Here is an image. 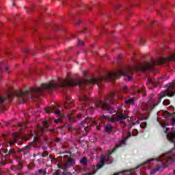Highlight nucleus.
I'll list each match as a JSON object with an SVG mask.
<instances>
[{
  "instance_id": "33",
  "label": "nucleus",
  "mask_w": 175,
  "mask_h": 175,
  "mask_svg": "<svg viewBox=\"0 0 175 175\" xmlns=\"http://www.w3.org/2000/svg\"><path fill=\"white\" fill-rule=\"evenodd\" d=\"M83 45H84V42H83V41L81 40H79L78 46H83Z\"/></svg>"
},
{
  "instance_id": "9",
  "label": "nucleus",
  "mask_w": 175,
  "mask_h": 175,
  "mask_svg": "<svg viewBox=\"0 0 175 175\" xmlns=\"http://www.w3.org/2000/svg\"><path fill=\"white\" fill-rule=\"evenodd\" d=\"M64 158H68V161L65 163V168L66 169H68L69 167H72V166H73V165H75L76 161H75V159H73L70 157H68V155L64 156Z\"/></svg>"
},
{
  "instance_id": "5",
  "label": "nucleus",
  "mask_w": 175,
  "mask_h": 175,
  "mask_svg": "<svg viewBox=\"0 0 175 175\" xmlns=\"http://www.w3.org/2000/svg\"><path fill=\"white\" fill-rule=\"evenodd\" d=\"M94 122L95 120H94V119L87 117L80 123L79 131H81L83 136H87V135H88V132H90V130L91 129V125Z\"/></svg>"
},
{
  "instance_id": "14",
  "label": "nucleus",
  "mask_w": 175,
  "mask_h": 175,
  "mask_svg": "<svg viewBox=\"0 0 175 175\" xmlns=\"http://www.w3.org/2000/svg\"><path fill=\"white\" fill-rule=\"evenodd\" d=\"M58 129H64V131H70L72 129V126L70 124H69L68 122L65 123L64 125L58 126Z\"/></svg>"
},
{
  "instance_id": "6",
  "label": "nucleus",
  "mask_w": 175,
  "mask_h": 175,
  "mask_svg": "<svg viewBox=\"0 0 175 175\" xmlns=\"http://www.w3.org/2000/svg\"><path fill=\"white\" fill-rule=\"evenodd\" d=\"M32 148L39 150V147L38 146V137H34L33 142H30L26 146L21 148L19 150V152H23V155H27V154H29V151H31V150H32Z\"/></svg>"
},
{
  "instance_id": "39",
  "label": "nucleus",
  "mask_w": 175,
  "mask_h": 175,
  "mask_svg": "<svg viewBox=\"0 0 175 175\" xmlns=\"http://www.w3.org/2000/svg\"><path fill=\"white\" fill-rule=\"evenodd\" d=\"M132 90H133V91H137V90H136V87L133 86L131 88Z\"/></svg>"
},
{
  "instance_id": "37",
  "label": "nucleus",
  "mask_w": 175,
  "mask_h": 175,
  "mask_svg": "<svg viewBox=\"0 0 175 175\" xmlns=\"http://www.w3.org/2000/svg\"><path fill=\"white\" fill-rule=\"evenodd\" d=\"M5 54H6L7 55L10 56V52L9 51H5Z\"/></svg>"
},
{
  "instance_id": "23",
  "label": "nucleus",
  "mask_w": 175,
  "mask_h": 175,
  "mask_svg": "<svg viewBox=\"0 0 175 175\" xmlns=\"http://www.w3.org/2000/svg\"><path fill=\"white\" fill-rule=\"evenodd\" d=\"M39 155H42V158H46V157H47L49 155V153L47 152V151H44L42 153H38Z\"/></svg>"
},
{
  "instance_id": "44",
  "label": "nucleus",
  "mask_w": 175,
  "mask_h": 175,
  "mask_svg": "<svg viewBox=\"0 0 175 175\" xmlns=\"http://www.w3.org/2000/svg\"><path fill=\"white\" fill-rule=\"evenodd\" d=\"M126 118H127L128 121H131V117L127 116Z\"/></svg>"
},
{
  "instance_id": "54",
  "label": "nucleus",
  "mask_w": 175,
  "mask_h": 175,
  "mask_svg": "<svg viewBox=\"0 0 175 175\" xmlns=\"http://www.w3.org/2000/svg\"><path fill=\"white\" fill-rule=\"evenodd\" d=\"M68 153L70 154V155H72V152H69Z\"/></svg>"
},
{
  "instance_id": "50",
  "label": "nucleus",
  "mask_w": 175,
  "mask_h": 175,
  "mask_svg": "<svg viewBox=\"0 0 175 175\" xmlns=\"http://www.w3.org/2000/svg\"><path fill=\"white\" fill-rule=\"evenodd\" d=\"M31 137H32V135H30L29 139H27V140H29V139H31Z\"/></svg>"
},
{
  "instance_id": "63",
  "label": "nucleus",
  "mask_w": 175,
  "mask_h": 175,
  "mask_svg": "<svg viewBox=\"0 0 175 175\" xmlns=\"http://www.w3.org/2000/svg\"><path fill=\"white\" fill-rule=\"evenodd\" d=\"M82 110H85V109H82Z\"/></svg>"
},
{
  "instance_id": "49",
  "label": "nucleus",
  "mask_w": 175,
  "mask_h": 175,
  "mask_svg": "<svg viewBox=\"0 0 175 175\" xmlns=\"http://www.w3.org/2000/svg\"><path fill=\"white\" fill-rule=\"evenodd\" d=\"M3 137H6V135L5 134H3Z\"/></svg>"
},
{
  "instance_id": "57",
  "label": "nucleus",
  "mask_w": 175,
  "mask_h": 175,
  "mask_svg": "<svg viewBox=\"0 0 175 175\" xmlns=\"http://www.w3.org/2000/svg\"><path fill=\"white\" fill-rule=\"evenodd\" d=\"M18 42H23V40H19Z\"/></svg>"
},
{
  "instance_id": "17",
  "label": "nucleus",
  "mask_w": 175,
  "mask_h": 175,
  "mask_svg": "<svg viewBox=\"0 0 175 175\" xmlns=\"http://www.w3.org/2000/svg\"><path fill=\"white\" fill-rule=\"evenodd\" d=\"M80 163L83 165V166H87L88 165V160L87 159V157H83L80 160Z\"/></svg>"
},
{
  "instance_id": "36",
  "label": "nucleus",
  "mask_w": 175,
  "mask_h": 175,
  "mask_svg": "<svg viewBox=\"0 0 175 175\" xmlns=\"http://www.w3.org/2000/svg\"><path fill=\"white\" fill-rule=\"evenodd\" d=\"M4 165H6V163H5V161L0 162V166H4Z\"/></svg>"
},
{
  "instance_id": "53",
  "label": "nucleus",
  "mask_w": 175,
  "mask_h": 175,
  "mask_svg": "<svg viewBox=\"0 0 175 175\" xmlns=\"http://www.w3.org/2000/svg\"><path fill=\"white\" fill-rule=\"evenodd\" d=\"M103 28H105V26L102 25L101 29H103Z\"/></svg>"
},
{
  "instance_id": "3",
  "label": "nucleus",
  "mask_w": 175,
  "mask_h": 175,
  "mask_svg": "<svg viewBox=\"0 0 175 175\" xmlns=\"http://www.w3.org/2000/svg\"><path fill=\"white\" fill-rule=\"evenodd\" d=\"M152 161H157V162H161V166L163 169H166L167 167V165H170V163H173L175 162V154H170V153H165L162 154L158 159H150L146 161V163H150Z\"/></svg>"
},
{
  "instance_id": "32",
  "label": "nucleus",
  "mask_w": 175,
  "mask_h": 175,
  "mask_svg": "<svg viewBox=\"0 0 175 175\" xmlns=\"http://www.w3.org/2000/svg\"><path fill=\"white\" fill-rule=\"evenodd\" d=\"M157 170L155 168H154L153 170H152L150 171V174H155V173H157Z\"/></svg>"
},
{
  "instance_id": "55",
  "label": "nucleus",
  "mask_w": 175,
  "mask_h": 175,
  "mask_svg": "<svg viewBox=\"0 0 175 175\" xmlns=\"http://www.w3.org/2000/svg\"><path fill=\"white\" fill-rule=\"evenodd\" d=\"M49 131H51V132H54V130H49Z\"/></svg>"
},
{
  "instance_id": "22",
  "label": "nucleus",
  "mask_w": 175,
  "mask_h": 175,
  "mask_svg": "<svg viewBox=\"0 0 175 175\" xmlns=\"http://www.w3.org/2000/svg\"><path fill=\"white\" fill-rule=\"evenodd\" d=\"M16 150H14V149H13V148H12V149H10L9 150H8V155H13V154H16Z\"/></svg>"
},
{
  "instance_id": "59",
  "label": "nucleus",
  "mask_w": 175,
  "mask_h": 175,
  "mask_svg": "<svg viewBox=\"0 0 175 175\" xmlns=\"http://www.w3.org/2000/svg\"><path fill=\"white\" fill-rule=\"evenodd\" d=\"M31 55H35V53L31 54Z\"/></svg>"
},
{
  "instance_id": "40",
  "label": "nucleus",
  "mask_w": 175,
  "mask_h": 175,
  "mask_svg": "<svg viewBox=\"0 0 175 175\" xmlns=\"http://www.w3.org/2000/svg\"><path fill=\"white\" fill-rule=\"evenodd\" d=\"M158 83H162V78H160L158 79Z\"/></svg>"
},
{
  "instance_id": "56",
  "label": "nucleus",
  "mask_w": 175,
  "mask_h": 175,
  "mask_svg": "<svg viewBox=\"0 0 175 175\" xmlns=\"http://www.w3.org/2000/svg\"><path fill=\"white\" fill-rule=\"evenodd\" d=\"M100 33L102 34V33H103V31H100Z\"/></svg>"
},
{
  "instance_id": "51",
  "label": "nucleus",
  "mask_w": 175,
  "mask_h": 175,
  "mask_svg": "<svg viewBox=\"0 0 175 175\" xmlns=\"http://www.w3.org/2000/svg\"><path fill=\"white\" fill-rule=\"evenodd\" d=\"M3 159L5 158V155L2 154Z\"/></svg>"
},
{
  "instance_id": "62",
  "label": "nucleus",
  "mask_w": 175,
  "mask_h": 175,
  "mask_svg": "<svg viewBox=\"0 0 175 175\" xmlns=\"http://www.w3.org/2000/svg\"><path fill=\"white\" fill-rule=\"evenodd\" d=\"M129 136H131V133H129Z\"/></svg>"
},
{
  "instance_id": "10",
  "label": "nucleus",
  "mask_w": 175,
  "mask_h": 175,
  "mask_svg": "<svg viewBox=\"0 0 175 175\" xmlns=\"http://www.w3.org/2000/svg\"><path fill=\"white\" fill-rule=\"evenodd\" d=\"M169 129L167 128L165 130V133L167 136V139L170 143H174V139H175V131H171L170 133H167V130Z\"/></svg>"
},
{
  "instance_id": "30",
  "label": "nucleus",
  "mask_w": 175,
  "mask_h": 175,
  "mask_svg": "<svg viewBox=\"0 0 175 175\" xmlns=\"http://www.w3.org/2000/svg\"><path fill=\"white\" fill-rule=\"evenodd\" d=\"M148 83H149V84H154V81H152L151 78H148Z\"/></svg>"
},
{
  "instance_id": "8",
  "label": "nucleus",
  "mask_w": 175,
  "mask_h": 175,
  "mask_svg": "<svg viewBox=\"0 0 175 175\" xmlns=\"http://www.w3.org/2000/svg\"><path fill=\"white\" fill-rule=\"evenodd\" d=\"M57 107L52 105L51 107L45 108V111L48 114H49V113H54L57 116H59V114H61V110L57 109V111H55Z\"/></svg>"
},
{
  "instance_id": "28",
  "label": "nucleus",
  "mask_w": 175,
  "mask_h": 175,
  "mask_svg": "<svg viewBox=\"0 0 175 175\" xmlns=\"http://www.w3.org/2000/svg\"><path fill=\"white\" fill-rule=\"evenodd\" d=\"M161 167H162V166L159 165H157L156 167L154 168L157 172H159V170H161Z\"/></svg>"
},
{
  "instance_id": "46",
  "label": "nucleus",
  "mask_w": 175,
  "mask_h": 175,
  "mask_svg": "<svg viewBox=\"0 0 175 175\" xmlns=\"http://www.w3.org/2000/svg\"><path fill=\"white\" fill-rule=\"evenodd\" d=\"M44 151H46V147H42Z\"/></svg>"
},
{
  "instance_id": "13",
  "label": "nucleus",
  "mask_w": 175,
  "mask_h": 175,
  "mask_svg": "<svg viewBox=\"0 0 175 175\" xmlns=\"http://www.w3.org/2000/svg\"><path fill=\"white\" fill-rule=\"evenodd\" d=\"M47 131H49V121L44 120L43 122V127L41 128V132L45 133Z\"/></svg>"
},
{
  "instance_id": "19",
  "label": "nucleus",
  "mask_w": 175,
  "mask_h": 175,
  "mask_svg": "<svg viewBox=\"0 0 175 175\" xmlns=\"http://www.w3.org/2000/svg\"><path fill=\"white\" fill-rule=\"evenodd\" d=\"M133 102H135V98H129V100H126L125 102H124V103L126 104V105H133Z\"/></svg>"
},
{
  "instance_id": "43",
  "label": "nucleus",
  "mask_w": 175,
  "mask_h": 175,
  "mask_svg": "<svg viewBox=\"0 0 175 175\" xmlns=\"http://www.w3.org/2000/svg\"><path fill=\"white\" fill-rule=\"evenodd\" d=\"M35 8L33 7H31L29 10V12H32Z\"/></svg>"
},
{
  "instance_id": "24",
  "label": "nucleus",
  "mask_w": 175,
  "mask_h": 175,
  "mask_svg": "<svg viewBox=\"0 0 175 175\" xmlns=\"http://www.w3.org/2000/svg\"><path fill=\"white\" fill-rule=\"evenodd\" d=\"M98 172V170H94L92 172H90L89 173L83 174V175H94Z\"/></svg>"
},
{
  "instance_id": "47",
  "label": "nucleus",
  "mask_w": 175,
  "mask_h": 175,
  "mask_svg": "<svg viewBox=\"0 0 175 175\" xmlns=\"http://www.w3.org/2000/svg\"><path fill=\"white\" fill-rule=\"evenodd\" d=\"M120 7H121V5H118L116 9H118Z\"/></svg>"
},
{
  "instance_id": "25",
  "label": "nucleus",
  "mask_w": 175,
  "mask_h": 175,
  "mask_svg": "<svg viewBox=\"0 0 175 175\" xmlns=\"http://www.w3.org/2000/svg\"><path fill=\"white\" fill-rule=\"evenodd\" d=\"M122 91H123V92H126L127 91H129V88L127 86H124L122 88Z\"/></svg>"
},
{
  "instance_id": "1",
  "label": "nucleus",
  "mask_w": 175,
  "mask_h": 175,
  "mask_svg": "<svg viewBox=\"0 0 175 175\" xmlns=\"http://www.w3.org/2000/svg\"><path fill=\"white\" fill-rule=\"evenodd\" d=\"M114 99V94H109L108 98H105L104 102L102 103L98 98L90 99L85 93L82 92L81 96L79 97V100L82 106L87 105L85 110L88 111L89 109H99L100 107L104 110L105 113H109L113 114L115 113L116 118H110L105 115L100 116L99 120L101 122H105V121H110V122H120V124H124L125 120H126V113L124 111H118L117 112L114 111V109L110 106L111 100Z\"/></svg>"
},
{
  "instance_id": "45",
  "label": "nucleus",
  "mask_w": 175,
  "mask_h": 175,
  "mask_svg": "<svg viewBox=\"0 0 175 175\" xmlns=\"http://www.w3.org/2000/svg\"><path fill=\"white\" fill-rule=\"evenodd\" d=\"M96 128H97V130H98V131H100V126H98Z\"/></svg>"
},
{
  "instance_id": "20",
  "label": "nucleus",
  "mask_w": 175,
  "mask_h": 175,
  "mask_svg": "<svg viewBox=\"0 0 175 175\" xmlns=\"http://www.w3.org/2000/svg\"><path fill=\"white\" fill-rule=\"evenodd\" d=\"M36 175H46V172H43V169H40L36 172Z\"/></svg>"
},
{
  "instance_id": "41",
  "label": "nucleus",
  "mask_w": 175,
  "mask_h": 175,
  "mask_svg": "<svg viewBox=\"0 0 175 175\" xmlns=\"http://www.w3.org/2000/svg\"><path fill=\"white\" fill-rule=\"evenodd\" d=\"M80 23H81V21H80L78 23H75L76 27H78V25H79V24H80Z\"/></svg>"
},
{
  "instance_id": "15",
  "label": "nucleus",
  "mask_w": 175,
  "mask_h": 175,
  "mask_svg": "<svg viewBox=\"0 0 175 175\" xmlns=\"http://www.w3.org/2000/svg\"><path fill=\"white\" fill-rule=\"evenodd\" d=\"M22 169H24V163L21 162L18 163V164L14 167L15 172H21Z\"/></svg>"
},
{
  "instance_id": "35",
  "label": "nucleus",
  "mask_w": 175,
  "mask_h": 175,
  "mask_svg": "<svg viewBox=\"0 0 175 175\" xmlns=\"http://www.w3.org/2000/svg\"><path fill=\"white\" fill-rule=\"evenodd\" d=\"M139 42H140V44H142V45L144 44V40H143V38H140Z\"/></svg>"
},
{
  "instance_id": "61",
  "label": "nucleus",
  "mask_w": 175,
  "mask_h": 175,
  "mask_svg": "<svg viewBox=\"0 0 175 175\" xmlns=\"http://www.w3.org/2000/svg\"><path fill=\"white\" fill-rule=\"evenodd\" d=\"M25 116H28V114H25Z\"/></svg>"
},
{
  "instance_id": "26",
  "label": "nucleus",
  "mask_w": 175,
  "mask_h": 175,
  "mask_svg": "<svg viewBox=\"0 0 175 175\" xmlns=\"http://www.w3.org/2000/svg\"><path fill=\"white\" fill-rule=\"evenodd\" d=\"M18 126H19L20 128H26V127H27V125H26L25 123H21V122H20V123H18Z\"/></svg>"
},
{
  "instance_id": "48",
  "label": "nucleus",
  "mask_w": 175,
  "mask_h": 175,
  "mask_svg": "<svg viewBox=\"0 0 175 175\" xmlns=\"http://www.w3.org/2000/svg\"><path fill=\"white\" fill-rule=\"evenodd\" d=\"M152 24H157V21H153V22H152Z\"/></svg>"
},
{
  "instance_id": "34",
  "label": "nucleus",
  "mask_w": 175,
  "mask_h": 175,
  "mask_svg": "<svg viewBox=\"0 0 175 175\" xmlns=\"http://www.w3.org/2000/svg\"><path fill=\"white\" fill-rule=\"evenodd\" d=\"M23 53H24L25 54H28V53H29V49H24V50H23Z\"/></svg>"
},
{
  "instance_id": "60",
  "label": "nucleus",
  "mask_w": 175,
  "mask_h": 175,
  "mask_svg": "<svg viewBox=\"0 0 175 175\" xmlns=\"http://www.w3.org/2000/svg\"><path fill=\"white\" fill-rule=\"evenodd\" d=\"M12 6H15V5H14V3L12 4Z\"/></svg>"
},
{
  "instance_id": "2",
  "label": "nucleus",
  "mask_w": 175,
  "mask_h": 175,
  "mask_svg": "<svg viewBox=\"0 0 175 175\" xmlns=\"http://www.w3.org/2000/svg\"><path fill=\"white\" fill-rule=\"evenodd\" d=\"M174 87H175V82H173L167 85V90L164 92H161L159 94L160 96L159 97L157 103H154L152 100H150L148 102L147 110L148 111H152V110L155 109V107L158 106V105H159L161 102H162V99H163V98H166V96H169L170 98H172V96H174L175 93L174 92H172V90H173Z\"/></svg>"
},
{
  "instance_id": "18",
  "label": "nucleus",
  "mask_w": 175,
  "mask_h": 175,
  "mask_svg": "<svg viewBox=\"0 0 175 175\" xmlns=\"http://www.w3.org/2000/svg\"><path fill=\"white\" fill-rule=\"evenodd\" d=\"M105 132H110L111 131H113V126H111L110 124H107L105 126Z\"/></svg>"
},
{
  "instance_id": "42",
  "label": "nucleus",
  "mask_w": 175,
  "mask_h": 175,
  "mask_svg": "<svg viewBox=\"0 0 175 175\" xmlns=\"http://www.w3.org/2000/svg\"><path fill=\"white\" fill-rule=\"evenodd\" d=\"M128 80H129V81H131V80H132V77H128Z\"/></svg>"
},
{
  "instance_id": "31",
  "label": "nucleus",
  "mask_w": 175,
  "mask_h": 175,
  "mask_svg": "<svg viewBox=\"0 0 175 175\" xmlns=\"http://www.w3.org/2000/svg\"><path fill=\"white\" fill-rule=\"evenodd\" d=\"M3 152L7 155H9V150L8 149H3Z\"/></svg>"
},
{
  "instance_id": "21",
  "label": "nucleus",
  "mask_w": 175,
  "mask_h": 175,
  "mask_svg": "<svg viewBox=\"0 0 175 175\" xmlns=\"http://www.w3.org/2000/svg\"><path fill=\"white\" fill-rule=\"evenodd\" d=\"M163 106H169V105H170V100L168 99L164 100L163 102Z\"/></svg>"
},
{
  "instance_id": "11",
  "label": "nucleus",
  "mask_w": 175,
  "mask_h": 175,
  "mask_svg": "<svg viewBox=\"0 0 175 175\" xmlns=\"http://www.w3.org/2000/svg\"><path fill=\"white\" fill-rule=\"evenodd\" d=\"M66 102L64 103V107L66 109H70V105H72V103H73V100H72V98H70V96H68V94H66Z\"/></svg>"
},
{
  "instance_id": "52",
  "label": "nucleus",
  "mask_w": 175,
  "mask_h": 175,
  "mask_svg": "<svg viewBox=\"0 0 175 175\" xmlns=\"http://www.w3.org/2000/svg\"><path fill=\"white\" fill-rule=\"evenodd\" d=\"M173 174H175V170H173Z\"/></svg>"
},
{
  "instance_id": "58",
  "label": "nucleus",
  "mask_w": 175,
  "mask_h": 175,
  "mask_svg": "<svg viewBox=\"0 0 175 175\" xmlns=\"http://www.w3.org/2000/svg\"><path fill=\"white\" fill-rule=\"evenodd\" d=\"M118 58H121V55H119Z\"/></svg>"
},
{
  "instance_id": "7",
  "label": "nucleus",
  "mask_w": 175,
  "mask_h": 175,
  "mask_svg": "<svg viewBox=\"0 0 175 175\" xmlns=\"http://www.w3.org/2000/svg\"><path fill=\"white\" fill-rule=\"evenodd\" d=\"M16 143H18L19 146L23 144V142H21V136H20L18 133H13L12 137L8 141V144H10V146H14Z\"/></svg>"
},
{
  "instance_id": "38",
  "label": "nucleus",
  "mask_w": 175,
  "mask_h": 175,
  "mask_svg": "<svg viewBox=\"0 0 175 175\" xmlns=\"http://www.w3.org/2000/svg\"><path fill=\"white\" fill-rule=\"evenodd\" d=\"M133 125H135V124L133 123V124H129V129H131V128H132L133 126Z\"/></svg>"
},
{
  "instance_id": "12",
  "label": "nucleus",
  "mask_w": 175,
  "mask_h": 175,
  "mask_svg": "<svg viewBox=\"0 0 175 175\" xmlns=\"http://www.w3.org/2000/svg\"><path fill=\"white\" fill-rule=\"evenodd\" d=\"M4 69L8 70L9 66L6 65V63L0 62V80L2 79V75L1 74L3 72Z\"/></svg>"
},
{
  "instance_id": "16",
  "label": "nucleus",
  "mask_w": 175,
  "mask_h": 175,
  "mask_svg": "<svg viewBox=\"0 0 175 175\" xmlns=\"http://www.w3.org/2000/svg\"><path fill=\"white\" fill-rule=\"evenodd\" d=\"M171 125L173 126L175 124V111L170 113Z\"/></svg>"
},
{
  "instance_id": "64",
  "label": "nucleus",
  "mask_w": 175,
  "mask_h": 175,
  "mask_svg": "<svg viewBox=\"0 0 175 175\" xmlns=\"http://www.w3.org/2000/svg\"><path fill=\"white\" fill-rule=\"evenodd\" d=\"M37 107H39V106H37Z\"/></svg>"
},
{
  "instance_id": "4",
  "label": "nucleus",
  "mask_w": 175,
  "mask_h": 175,
  "mask_svg": "<svg viewBox=\"0 0 175 175\" xmlns=\"http://www.w3.org/2000/svg\"><path fill=\"white\" fill-rule=\"evenodd\" d=\"M126 140H128V138H125L124 139L120 141L119 144L116 145V146L113 148L111 152L109 153L108 155L102 154L100 159V163H101V165H98L97 169H102L103 166H105V162L106 163H109V160L110 159V156L111 155V154H113V152H116V151H117L118 148L122 147V145L125 144V142H126Z\"/></svg>"
},
{
  "instance_id": "29",
  "label": "nucleus",
  "mask_w": 175,
  "mask_h": 175,
  "mask_svg": "<svg viewBox=\"0 0 175 175\" xmlns=\"http://www.w3.org/2000/svg\"><path fill=\"white\" fill-rule=\"evenodd\" d=\"M59 172H61V170H57L52 175H61L59 174Z\"/></svg>"
},
{
  "instance_id": "27",
  "label": "nucleus",
  "mask_w": 175,
  "mask_h": 175,
  "mask_svg": "<svg viewBox=\"0 0 175 175\" xmlns=\"http://www.w3.org/2000/svg\"><path fill=\"white\" fill-rule=\"evenodd\" d=\"M54 122H55V124H59V123L62 122V118L55 119V120H54Z\"/></svg>"
}]
</instances>
